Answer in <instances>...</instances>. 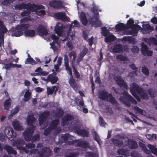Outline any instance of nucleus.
I'll list each match as a JSON object with an SVG mask.
<instances>
[{
  "label": "nucleus",
  "instance_id": "obj_1",
  "mask_svg": "<svg viewBox=\"0 0 157 157\" xmlns=\"http://www.w3.org/2000/svg\"><path fill=\"white\" fill-rule=\"evenodd\" d=\"M134 21L131 19L127 21V26L124 24L121 23L117 24L116 26V29L118 31H123V34L125 35H131L136 36L138 30H140L143 33H148L153 30V27L150 26L147 22L144 23L143 25L144 30H142L141 27L138 25H133Z\"/></svg>",
  "mask_w": 157,
  "mask_h": 157
},
{
  "label": "nucleus",
  "instance_id": "obj_2",
  "mask_svg": "<svg viewBox=\"0 0 157 157\" xmlns=\"http://www.w3.org/2000/svg\"><path fill=\"white\" fill-rule=\"evenodd\" d=\"M19 9H26L25 10L21 13L22 17L27 16L21 20V22H22L31 20L30 16H28L30 11L35 12L36 14L39 16L43 17L45 14V8L44 6L41 5H36L35 4H24L23 3L19 6Z\"/></svg>",
  "mask_w": 157,
  "mask_h": 157
},
{
  "label": "nucleus",
  "instance_id": "obj_3",
  "mask_svg": "<svg viewBox=\"0 0 157 157\" xmlns=\"http://www.w3.org/2000/svg\"><path fill=\"white\" fill-rule=\"evenodd\" d=\"M80 24L76 20H74L70 25H63L60 23H58L55 27L54 30L58 36H66V34L70 35V40H73L75 37V31H71V27H78Z\"/></svg>",
  "mask_w": 157,
  "mask_h": 157
},
{
  "label": "nucleus",
  "instance_id": "obj_4",
  "mask_svg": "<svg viewBox=\"0 0 157 157\" xmlns=\"http://www.w3.org/2000/svg\"><path fill=\"white\" fill-rule=\"evenodd\" d=\"M130 90L132 95L138 101H140V99L137 95H139L144 99H147L148 98V96L142 89L134 83H132L130 85Z\"/></svg>",
  "mask_w": 157,
  "mask_h": 157
},
{
  "label": "nucleus",
  "instance_id": "obj_5",
  "mask_svg": "<svg viewBox=\"0 0 157 157\" xmlns=\"http://www.w3.org/2000/svg\"><path fill=\"white\" fill-rule=\"evenodd\" d=\"M35 122V119L33 115L28 116L27 118V122L28 125L31 127V128L28 129L24 132V138L26 141H29L31 140V137L33 132L34 127L33 125Z\"/></svg>",
  "mask_w": 157,
  "mask_h": 157
},
{
  "label": "nucleus",
  "instance_id": "obj_6",
  "mask_svg": "<svg viewBox=\"0 0 157 157\" xmlns=\"http://www.w3.org/2000/svg\"><path fill=\"white\" fill-rule=\"evenodd\" d=\"M32 26L28 24H22L18 25L16 28H12L9 30L12 36L16 37L22 35L23 32L21 31H25L29 28H31Z\"/></svg>",
  "mask_w": 157,
  "mask_h": 157
},
{
  "label": "nucleus",
  "instance_id": "obj_7",
  "mask_svg": "<svg viewBox=\"0 0 157 157\" xmlns=\"http://www.w3.org/2000/svg\"><path fill=\"white\" fill-rule=\"evenodd\" d=\"M101 10L98 8V6H93V12L94 13V17L90 18L89 19L90 23L94 27H98L101 25V23L99 20V15L98 11H100Z\"/></svg>",
  "mask_w": 157,
  "mask_h": 157
},
{
  "label": "nucleus",
  "instance_id": "obj_8",
  "mask_svg": "<svg viewBox=\"0 0 157 157\" xmlns=\"http://www.w3.org/2000/svg\"><path fill=\"white\" fill-rule=\"evenodd\" d=\"M123 97L121 96L120 98L121 101L128 106H130V103L131 102L134 104H136V101L131 96L129 95L126 92L123 94Z\"/></svg>",
  "mask_w": 157,
  "mask_h": 157
},
{
  "label": "nucleus",
  "instance_id": "obj_9",
  "mask_svg": "<svg viewBox=\"0 0 157 157\" xmlns=\"http://www.w3.org/2000/svg\"><path fill=\"white\" fill-rule=\"evenodd\" d=\"M24 141L22 140H19L16 141L14 142L13 144V146H16L17 149H19L21 151H24L25 153L29 154H33L36 153L37 151L36 149L31 150L29 152V151L26 149L25 148H23L22 147Z\"/></svg>",
  "mask_w": 157,
  "mask_h": 157
},
{
  "label": "nucleus",
  "instance_id": "obj_10",
  "mask_svg": "<svg viewBox=\"0 0 157 157\" xmlns=\"http://www.w3.org/2000/svg\"><path fill=\"white\" fill-rule=\"evenodd\" d=\"M101 33L104 36H106L105 38L106 42H110L114 40L115 37L113 35L111 34L109 31L106 29L105 27H103L101 28Z\"/></svg>",
  "mask_w": 157,
  "mask_h": 157
},
{
  "label": "nucleus",
  "instance_id": "obj_11",
  "mask_svg": "<svg viewBox=\"0 0 157 157\" xmlns=\"http://www.w3.org/2000/svg\"><path fill=\"white\" fill-rule=\"evenodd\" d=\"M99 97L101 99L109 101L112 103H114L115 102L114 98L112 95L105 92L100 93Z\"/></svg>",
  "mask_w": 157,
  "mask_h": 157
},
{
  "label": "nucleus",
  "instance_id": "obj_12",
  "mask_svg": "<svg viewBox=\"0 0 157 157\" xmlns=\"http://www.w3.org/2000/svg\"><path fill=\"white\" fill-rule=\"evenodd\" d=\"M7 30L5 25H3V22L0 21V47L1 48L3 42V37L4 34L7 32Z\"/></svg>",
  "mask_w": 157,
  "mask_h": 157
},
{
  "label": "nucleus",
  "instance_id": "obj_13",
  "mask_svg": "<svg viewBox=\"0 0 157 157\" xmlns=\"http://www.w3.org/2000/svg\"><path fill=\"white\" fill-rule=\"evenodd\" d=\"M49 5L55 8H61L64 7L65 3L62 1L53 0L50 2Z\"/></svg>",
  "mask_w": 157,
  "mask_h": 157
},
{
  "label": "nucleus",
  "instance_id": "obj_14",
  "mask_svg": "<svg viewBox=\"0 0 157 157\" xmlns=\"http://www.w3.org/2000/svg\"><path fill=\"white\" fill-rule=\"evenodd\" d=\"M51 151L49 148H45L43 149L41 151L38 152L37 155L38 157H45L49 156L51 155Z\"/></svg>",
  "mask_w": 157,
  "mask_h": 157
},
{
  "label": "nucleus",
  "instance_id": "obj_15",
  "mask_svg": "<svg viewBox=\"0 0 157 157\" xmlns=\"http://www.w3.org/2000/svg\"><path fill=\"white\" fill-rule=\"evenodd\" d=\"M5 135L7 136V137L9 138L10 140V138L15 137V134L13 132V130L11 127L10 126L7 127L4 131Z\"/></svg>",
  "mask_w": 157,
  "mask_h": 157
},
{
  "label": "nucleus",
  "instance_id": "obj_16",
  "mask_svg": "<svg viewBox=\"0 0 157 157\" xmlns=\"http://www.w3.org/2000/svg\"><path fill=\"white\" fill-rule=\"evenodd\" d=\"M141 46V51L143 55L146 56H151L152 55V51L148 50L146 45L142 43Z\"/></svg>",
  "mask_w": 157,
  "mask_h": 157
},
{
  "label": "nucleus",
  "instance_id": "obj_17",
  "mask_svg": "<svg viewBox=\"0 0 157 157\" xmlns=\"http://www.w3.org/2000/svg\"><path fill=\"white\" fill-rule=\"evenodd\" d=\"M48 115L49 113L48 112H45L40 116L39 120V124L40 126H42L43 125L45 126V125L47 124L45 122L46 120V117L48 116Z\"/></svg>",
  "mask_w": 157,
  "mask_h": 157
},
{
  "label": "nucleus",
  "instance_id": "obj_18",
  "mask_svg": "<svg viewBox=\"0 0 157 157\" xmlns=\"http://www.w3.org/2000/svg\"><path fill=\"white\" fill-rule=\"evenodd\" d=\"M72 136L67 134L60 136L59 140L61 143H63L66 142L68 140H72Z\"/></svg>",
  "mask_w": 157,
  "mask_h": 157
},
{
  "label": "nucleus",
  "instance_id": "obj_19",
  "mask_svg": "<svg viewBox=\"0 0 157 157\" xmlns=\"http://www.w3.org/2000/svg\"><path fill=\"white\" fill-rule=\"evenodd\" d=\"M55 17L58 19L63 21H68L69 18L66 16L64 12H58L55 14Z\"/></svg>",
  "mask_w": 157,
  "mask_h": 157
},
{
  "label": "nucleus",
  "instance_id": "obj_20",
  "mask_svg": "<svg viewBox=\"0 0 157 157\" xmlns=\"http://www.w3.org/2000/svg\"><path fill=\"white\" fill-rule=\"evenodd\" d=\"M37 32L40 36L46 35L48 34L46 28L41 25L40 26L37 28Z\"/></svg>",
  "mask_w": 157,
  "mask_h": 157
},
{
  "label": "nucleus",
  "instance_id": "obj_21",
  "mask_svg": "<svg viewBox=\"0 0 157 157\" xmlns=\"http://www.w3.org/2000/svg\"><path fill=\"white\" fill-rule=\"evenodd\" d=\"M115 80L117 84L121 86L124 87L127 89L128 86L125 82L120 77H117L115 78Z\"/></svg>",
  "mask_w": 157,
  "mask_h": 157
},
{
  "label": "nucleus",
  "instance_id": "obj_22",
  "mask_svg": "<svg viewBox=\"0 0 157 157\" xmlns=\"http://www.w3.org/2000/svg\"><path fill=\"white\" fill-rule=\"evenodd\" d=\"M78 12L79 14V17L81 21L82 22L83 24L85 25H86L88 21L85 13L83 12H81L80 13L79 10Z\"/></svg>",
  "mask_w": 157,
  "mask_h": 157
},
{
  "label": "nucleus",
  "instance_id": "obj_23",
  "mask_svg": "<svg viewBox=\"0 0 157 157\" xmlns=\"http://www.w3.org/2000/svg\"><path fill=\"white\" fill-rule=\"evenodd\" d=\"M58 123L59 121L57 120H55L53 121L49 128L45 130L44 132V135H47L49 133V131L50 130V128H51L52 129H55L57 126Z\"/></svg>",
  "mask_w": 157,
  "mask_h": 157
},
{
  "label": "nucleus",
  "instance_id": "obj_24",
  "mask_svg": "<svg viewBox=\"0 0 157 157\" xmlns=\"http://www.w3.org/2000/svg\"><path fill=\"white\" fill-rule=\"evenodd\" d=\"M58 87L56 86H53L52 87H47V93L48 95L52 94L54 92L56 93L58 90Z\"/></svg>",
  "mask_w": 157,
  "mask_h": 157
},
{
  "label": "nucleus",
  "instance_id": "obj_25",
  "mask_svg": "<svg viewBox=\"0 0 157 157\" xmlns=\"http://www.w3.org/2000/svg\"><path fill=\"white\" fill-rule=\"evenodd\" d=\"M35 73L34 74V76H36L38 75L46 76L48 74V73L47 72L42 71V69L40 67H38L35 70Z\"/></svg>",
  "mask_w": 157,
  "mask_h": 157
},
{
  "label": "nucleus",
  "instance_id": "obj_26",
  "mask_svg": "<svg viewBox=\"0 0 157 157\" xmlns=\"http://www.w3.org/2000/svg\"><path fill=\"white\" fill-rule=\"evenodd\" d=\"M87 51L88 49L86 48L85 47H83L82 50L81 51L80 54L78 59V62H79L82 60V58L86 54Z\"/></svg>",
  "mask_w": 157,
  "mask_h": 157
},
{
  "label": "nucleus",
  "instance_id": "obj_27",
  "mask_svg": "<svg viewBox=\"0 0 157 157\" xmlns=\"http://www.w3.org/2000/svg\"><path fill=\"white\" fill-rule=\"evenodd\" d=\"M66 36H67L66 37H65V38L63 39H61V40L63 41H64L65 40H67L68 42L67 43V45L69 49L71 50L72 49L73 46L72 44L70 42L73 40H71L69 39V38H71L70 35H69L68 34V35H67V34H66Z\"/></svg>",
  "mask_w": 157,
  "mask_h": 157
},
{
  "label": "nucleus",
  "instance_id": "obj_28",
  "mask_svg": "<svg viewBox=\"0 0 157 157\" xmlns=\"http://www.w3.org/2000/svg\"><path fill=\"white\" fill-rule=\"evenodd\" d=\"M24 33V35L26 36L33 37L35 36V31L33 29L26 30Z\"/></svg>",
  "mask_w": 157,
  "mask_h": 157
},
{
  "label": "nucleus",
  "instance_id": "obj_29",
  "mask_svg": "<svg viewBox=\"0 0 157 157\" xmlns=\"http://www.w3.org/2000/svg\"><path fill=\"white\" fill-rule=\"evenodd\" d=\"M69 59L71 62V64L73 65L76 57V54L75 52L72 51L68 54Z\"/></svg>",
  "mask_w": 157,
  "mask_h": 157
},
{
  "label": "nucleus",
  "instance_id": "obj_30",
  "mask_svg": "<svg viewBox=\"0 0 157 157\" xmlns=\"http://www.w3.org/2000/svg\"><path fill=\"white\" fill-rule=\"evenodd\" d=\"M144 41L149 44H153L157 45V40L154 37H151L149 39L146 38L144 39Z\"/></svg>",
  "mask_w": 157,
  "mask_h": 157
},
{
  "label": "nucleus",
  "instance_id": "obj_31",
  "mask_svg": "<svg viewBox=\"0 0 157 157\" xmlns=\"http://www.w3.org/2000/svg\"><path fill=\"white\" fill-rule=\"evenodd\" d=\"M13 125L14 128L16 130L18 131H21L23 130L22 127L17 121H13Z\"/></svg>",
  "mask_w": 157,
  "mask_h": 157
},
{
  "label": "nucleus",
  "instance_id": "obj_32",
  "mask_svg": "<svg viewBox=\"0 0 157 157\" xmlns=\"http://www.w3.org/2000/svg\"><path fill=\"white\" fill-rule=\"evenodd\" d=\"M31 92L29 90H28L25 92L23 100L26 102L29 100L31 98Z\"/></svg>",
  "mask_w": 157,
  "mask_h": 157
},
{
  "label": "nucleus",
  "instance_id": "obj_33",
  "mask_svg": "<svg viewBox=\"0 0 157 157\" xmlns=\"http://www.w3.org/2000/svg\"><path fill=\"white\" fill-rule=\"evenodd\" d=\"M133 109L136 113L145 116L147 117H148L147 114L145 111L144 112L141 109L138 107L136 106L134 107H133Z\"/></svg>",
  "mask_w": 157,
  "mask_h": 157
},
{
  "label": "nucleus",
  "instance_id": "obj_34",
  "mask_svg": "<svg viewBox=\"0 0 157 157\" xmlns=\"http://www.w3.org/2000/svg\"><path fill=\"white\" fill-rule=\"evenodd\" d=\"M127 140L128 141V142L124 144L127 145H129V147L132 148H135L137 147V144L134 141H128V139H127Z\"/></svg>",
  "mask_w": 157,
  "mask_h": 157
},
{
  "label": "nucleus",
  "instance_id": "obj_35",
  "mask_svg": "<svg viewBox=\"0 0 157 157\" xmlns=\"http://www.w3.org/2000/svg\"><path fill=\"white\" fill-rule=\"evenodd\" d=\"M122 41L123 42H127L132 44L135 43V40L131 37L129 36H125L122 39Z\"/></svg>",
  "mask_w": 157,
  "mask_h": 157
},
{
  "label": "nucleus",
  "instance_id": "obj_36",
  "mask_svg": "<svg viewBox=\"0 0 157 157\" xmlns=\"http://www.w3.org/2000/svg\"><path fill=\"white\" fill-rule=\"evenodd\" d=\"M77 143V145L79 146H82L84 147H86L89 146V144L88 143L85 141H80L79 140H77L76 141H73Z\"/></svg>",
  "mask_w": 157,
  "mask_h": 157
},
{
  "label": "nucleus",
  "instance_id": "obj_37",
  "mask_svg": "<svg viewBox=\"0 0 157 157\" xmlns=\"http://www.w3.org/2000/svg\"><path fill=\"white\" fill-rule=\"evenodd\" d=\"M48 79L52 84H53L57 81L58 78L52 75H50L48 76Z\"/></svg>",
  "mask_w": 157,
  "mask_h": 157
},
{
  "label": "nucleus",
  "instance_id": "obj_38",
  "mask_svg": "<svg viewBox=\"0 0 157 157\" xmlns=\"http://www.w3.org/2000/svg\"><path fill=\"white\" fill-rule=\"evenodd\" d=\"M11 102V100L10 98L6 100L4 103V108L6 110H8L10 107Z\"/></svg>",
  "mask_w": 157,
  "mask_h": 157
},
{
  "label": "nucleus",
  "instance_id": "obj_39",
  "mask_svg": "<svg viewBox=\"0 0 157 157\" xmlns=\"http://www.w3.org/2000/svg\"><path fill=\"white\" fill-rule=\"evenodd\" d=\"M123 50V48L120 44H117L114 46L112 52L114 53L120 52Z\"/></svg>",
  "mask_w": 157,
  "mask_h": 157
},
{
  "label": "nucleus",
  "instance_id": "obj_40",
  "mask_svg": "<svg viewBox=\"0 0 157 157\" xmlns=\"http://www.w3.org/2000/svg\"><path fill=\"white\" fill-rule=\"evenodd\" d=\"M69 83L72 87L74 90H77L78 87L77 84L75 82L74 79L72 78H71L69 82Z\"/></svg>",
  "mask_w": 157,
  "mask_h": 157
},
{
  "label": "nucleus",
  "instance_id": "obj_41",
  "mask_svg": "<svg viewBox=\"0 0 157 157\" xmlns=\"http://www.w3.org/2000/svg\"><path fill=\"white\" fill-rule=\"evenodd\" d=\"M4 149L7 151L8 153H11L13 154H16V151L10 146L6 145L4 147Z\"/></svg>",
  "mask_w": 157,
  "mask_h": 157
},
{
  "label": "nucleus",
  "instance_id": "obj_42",
  "mask_svg": "<svg viewBox=\"0 0 157 157\" xmlns=\"http://www.w3.org/2000/svg\"><path fill=\"white\" fill-rule=\"evenodd\" d=\"M25 63H29L32 65H34L36 64V62L29 55H28V58L26 59V60L25 61Z\"/></svg>",
  "mask_w": 157,
  "mask_h": 157
},
{
  "label": "nucleus",
  "instance_id": "obj_43",
  "mask_svg": "<svg viewBox=\"0 0 157 157\" xmlns=\"http://www.w3.org/2000/svg\"><path fill=\"white\" fill-rule=\"evenodd\" d=\"M52 39L53 40V42L52 43H50V44L51 45V48L52 49L54 48V43L56 42L58 40V36H56L55 34H52L51 36Z\"/></svg>",
  "mask_w": 157,
  "mask_h": 157
},
{
  "label": "nucleus",
  "instance_id": "obj_44",
  "mask_svg": "<svg viewBox=\"0 0 157 157\" xmlns=\"http://www.w3.org/2000/svg\"><path fill=\"white\" fill-rule=\"evenodd\" d=\"M75 131L77 134L82 136H87L88 134L87 132L84 130H76Z\"/></svg>",
  "mask_w": 157,
  "mask_h": 157
},
{
  "label": "nucleus",
  "instance_id": "obj_45",
  "mask_svg": "<svg viewBox=\"0 0 157 157\" xmlns=\"http://www.w3.org/2000/svg\"><path fill=\"white\" fill-rule=\"evenodd\" d=\"M21 67V65L17 64H13L11 63L7 64L5 66V67L6 69H8L10 68L15 67Z\"/></svg>",
  "mask_w": 157,
  "mask_h": 157
},
{
  "label": "nucleus",
  "instance_id": "obj_46",
  "mask_svg": "<svg viewBox=\"0 0 157 157\" xmlns=\"http://www.w3.org/2000/svg\"><path fill=\"white\" fill-rule=\"evenodd\" d=\"M147 146L154 154L157 155V148H156L150 144L148 145Z\"/></svg>",
  "mask_w": 157,
  "mask_h": 157
},
{
  "label": "nucleus",
  "instance_id": "obj_47",
  "mask_svg": "<svg viewBox=\"0 0 157 157\" xmlns=\"http://www.w3.org/2000/svg\"><path fill=\"white\" fill-rule=\"evenodd\" d=\"M15 1V0H0V4L3 5H7Z\"/></svg>",
  "mask_w": 157,
  "mask_h": 157
},
{
  "label": "nucleus",
  "instance_id": "obj_48",
  "mask_svg": "<svg viewBox=\"0 0 157 157\" xmlns=\"http://www.w3.org/2000/svg\"><path fill=\"white\" fill-rule=\"evenodd\" d=\"M146 138L148 140H156V136L155 134H148L146 135Z\"/></svg>",
  "mask_w": 157,
  "mask_h": 157
},
{
  "label": "nucleus",
  "instance_id": "obj_49",
  "mask_svg": "<svg viewBox=\"0 0 157 157\" xmlns=\"http://www.w3.org/2000/svg\"><path fill=\"white\" fill-rule=\"evenodd\" d=\"M117 58L118 59L124 61V63H126V61H128V59L125 56L122 55L118 56Z\"/></svg>",
  "mask_w": 157,
  "mask_h": 157
},
{
  "label": "nucleus",
  "instance_id": "obj_50",
  "mask_svg": "<svg viewBox=\"0 0 157 157\" xmlns=\"http://www.w3.org/2000/svg\"><path fill=\"white\" fill-rule=\"evenodd\" d=\"M128 151H127L124 150L123 149H119L118 151V153L119 154L121 155H128L129 153L128 152Z\"/></svg>",
  "mask_w": 157,
  "mask_h": 157
},
{
  "label": "nucleus",
  "instance_id": "obj_51",
  "mask_svg": "<svg viewBox=\"0 0 157 157\" xmlns=\"http://www.w3.org/2000/svg\"><path fill=\"white\" fill-rule=\"evenodd\" d=\"M65 66L66 70L67 71V73L69 74L70 76H71L72 74L71 69V68L69 67L68 64L65 65Z\"/></svg>",
  "mask_w": 157,
  "mask_h": 157
},
{
  "label": "nucleus",
  "instance_id": "obj_52",
  "mask_svg": "<svg viewBox=\"0 0 157 157\" xmlns=\"http://www.w3.org/2000/svg\"><path fill=\"white\" fill-rule=\"evenodd\" d=\"M142 71L145 75H148L149 71L147 68L145 66H143L142 67Z\"/></svg>",
  "mask_w": 157,
  "mask_h": 157
},
{
  "label": "nucleus",
  "instance_id": "obj_53",
  "mask_svg": "<svg viewBox=\"0 0 157 157\" xmlns=\"http://www.w3.org/2000/svg\"><path fill=\"white\" fill-rule=\"evenodd\" d=\"M72 66L73 68V71L74 73V74L75 75V77L76 78H78L80 76V75H79V73L75 69V67L73 65H72Z\"/></svg>",
  "mask_w": 157,
  "mask_h": 157
},
{
  "label": "nucleus",
  "instance_id": "obj_54",
  "mask_svg": "<svg viewBox=\"0 0 157 157\" xmlns=\"http://www.w3.org/2000/svg\"><path fill=\"white\" fill-rule=\"evenodd\" d=\"M19 108L18 107H16L13 110L11 113V114L14 115L17 113L19 110Z\"/></svg>",
  "mask_w": 157,
  "mask_h": 157
},
{
  "label": "nucleus",
  "instance_id": "obj_55",
  "mask_svg": "<svg viewBox=\"0 0 157 157\" xmlns=\"http://www.w3.org/2000/svg\"><path fill=\"white\" fill-rule=\"evenodd\" d=\"M132 51L133 53H137L139 52V49L137 47L134 46L132 48Z\"/></svg>",
  "mask_w": 157,
  "mask_h": 157
},
{
  "label": "nucleus",
  "instance_id": "obj_56",
  "mask_svg": "<svg viewBox=\"0 0 157 157\" xmlns=\"http://www.w3.org/2000/svg\"><path fill=\"white\" fill-rule=\"evenodd\" d=\"M99 123L100 125L102 126H104L105 124V123L104 122L102 118L101 117H99Z\"/></svg>",
  "mask_w": 157,
  "mask_h": 157
},
{
  "label": "nucleus",
  "instance_id": "obj_57",
  "mask_svg": "<svg viewBox=\"0 0 157 157\" xmlns=\"http://www.w3.org/2000/svg\"><path fill=\"white\" fill-rule=\"evenodd\" d=\"M112 142L113 144L119 146L120 144H121V142L116 139H113L112 140Z\"/></svg>",
  "mask_w": 157,
  "mask_h": 157
},
{
  "label": "nucleus",
  "instance_id": "obj_58",
  "mask_svg": "<svg viewBox=\"0 0 157 157\" xmlns=\"http://www.w3.org/2000/svg\"><path fill=\"white\" fill-rule=\"evenodd\" d=\"M39 135L34 136L32 139V141L33 142L39 139Z\"/></svg>",
  "mask_w": 157,
  "mask_h": 157
},
{
  "label": "nucleus",
  "instance_id": "obj_59",
  "mask_svg": "<svg viewBox=\"0 0 157 157\" xmlns=\"http://www.w3.org/2000/svg\"><path fill=\"white\" fill-rule=\"evenodd\" d=\"M90 81L92 83V91L93 92L94 90V83L93 82V78L92 76H90Z\"/></svg>",
  "mask_w": 157,
  "mask_h": 157
},
{
  "label": "nucleus",
  "instance_id": "obj_60",
  "mask_svg": "<svg viewBox=\"0 0 157 157\" xmlns=\"http://www.w3.org/2000/svg\"><path fill=\"white\" fill-rule=\"evenodd\" d=\"M26 146L27 148H31L34 147H35V145L34 144L30 143L28 144H26Z\"/></svg>",
  "mask_w": 157,
  "mask_h": 157
},
{
  "label": "nucleus",
  "instance_id": "obj_61",
  "mask_svg": "<svg viewBox=\"0 0 157 157\" xmlns=\"http://www.w3.org/2000/svg\"><path fill=\"white\" fill-rule=\"evenodd\" d=\"M35 90L37 92H40L44 90V89L40 87H37L36 88Z\"/></svg>",
  "mask_w": 157,
  "mask_h": 157
},
{
  "label": "nucleus",
  "instance_id": "obj_62",
  "mask_svg": "<svg viewBox=\"0 0 157 157\" xmlns=\"http://www.w3.org/2000/svg\"><path fill=\"white\" fill-rule=\"evenodd\" d=\"M151 21L154 24H157V18L153 17L151 19Z\"/></svg>",
  "mask_w": 157,
  "mask_h": 157
},
{
  "label": "nucleus",
  "instance_id": "obj_63",
  "mask_svg": "<svg viewBox=\"0 0 157 157\" xmlns=\"http://www.w3.org/2000/svg\"><path fill=\"white\" fill-rule=\"evenodd\" d=\"M64 60L65 65L68 64V57L67 55H65L64 56Z\"/></svg>",
  "mask_w": 157,
  "mask_h": 157
},
{
  "label": "nucleus",
  "instance_id": "obj_64",
  "mask_svg": "<svg viewBox=\"0 0 157 157\" xmlns=\"http://www.w3.org/2000/svg\"><path fill=\"white\" fill-rule=\"evenodd\" d=\"M62 58L61 57H59L57 60V65L58 66H60L61 64V61L62 60Z\"/></svg>",
  "mask_w": 157,
  "mask_h": 157
}]
</instances>
